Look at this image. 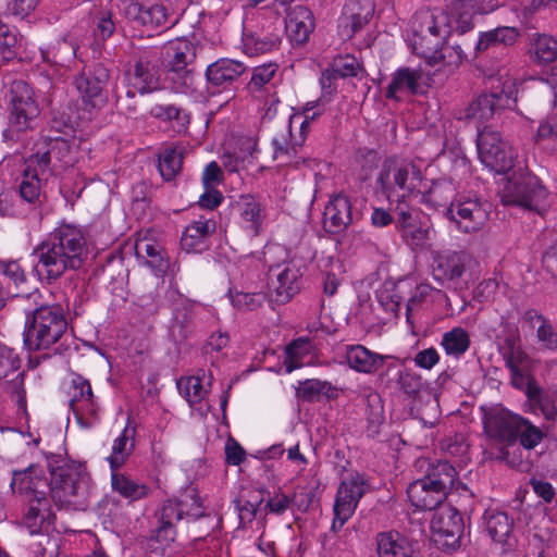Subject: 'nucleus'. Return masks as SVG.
<instances>
[{"label": "nucleus", "instance_id": "43", "mask_svg": "<svg viewBox=\"0 0 557 557\" xmlns=\"http://www.w3.org/2000/svg\"><path fill=\"white\" fill-rule=\"evenodd\" d=\"M28 503L29 507L23 522L33 535L39 533L42 523L49 518L50 503L46 497V493H41V496L36 494V498H28Z\"/></svg>", "mask_w": 557, "mask_h": 557}, {"label": "nucleus", "instance_id": "2", "mask_svg": "<svg viewBox=\"0 0 557 557\" xmlns=\"http://www.w3.org/2000/svg\"><path fill=\"white\" fill-rule=\"evenodd\" d=\"M72 147L62 137H39L25 158V169L18 191L22 199L33 203L40 196V181L50 176L54 169L72 163Z\"/></svg>", "mask_w": 557, "mask_h": 557}, {"label": "nucleus", "instance_id": "56", "mask_svg": "<svg viewBox=\"0 0 557 557\" xmlns=\"http://www.w3.org/2000/svg\"><path fill=\"white\" fill-rule=\"evenodd\" d=\"M233 307L242 311H252L259 308L265 300L263 293L230 292Z\"/></svg>", "mask_w": 557, "mask_h": 557}, {"label": "nucleus", "instance_id": "23", "mask_svg": "<svg viewBox=\"0 0 557 557\" xmlns=\"http://www.w3.org/2000/svg\"><path fill=\"white\" fill-rule=\"evenodd\" d=\"M520 414L513 413L503 407H494L484 416V430L491 437L504 442H512L518 437L519 424L522 421Z\"/></svg>", "mask_w": 557, "mask_h": 557}, {"label": "nucleus", "instance_id": "33", "mask_svg": "<svg viewBox=\"0 0 557 557\" xmlns=\"http://www.w3.org/2000/svg\"><path fill=\"white\" fill-rule=\"evenodd\" d=\"M485 528L488 535L496 543L512 547L515 536L512 534L513 521L504 511L486 510L484 515Z\"/></svg>", "mask_w": 557, "mask_h": 557}, {"label": "nucleus", "instance_id": "35", "mask_svg": "<svg viewBox=\"0 0 557 557\" xmlns=\"http://www.w3.org/2000/svg\"><path fill=\"white\" fill-rule=\"evenodd\" d=\"M417 193L421 194V202L430 208L438 209L450 206L456 187L453 181L441 178L432 182L428 187L422 183L421 190H417Z\"/></svg>", "mask_w": 557, "mask_h": 557}, {"label": "nucleus", "instance_id": "61", "mask_svg": "<svg viewBox=\"0 0 557 557\" xmlns=\"http://www.w3.org/2000/svg\"><path fill=\"white\" fill-rule=\"evenodd\" d=\"M182 509V519L196 520L203 515L202 506L198 496L193 492H186L178 498Z\"/></svg>", "mask_w": 557, "mask_h": 557}, {"label": "nucleus", "instance_id": "46", "mask_svg": "<svg viewBox=\"0 0 557 557\" xmlns=\"http://www.w3.org/2000/svg\"><path fill=\"white\" fill-rule=\"evenodd\" d=\"M135 428L127 424L121 435L113 442L112 453L108 461L112 471L117 470L124 465L134 447Z\"/></svg>", "mask_w": 557, "mask_h": 557}, {"label": "nucleus", "instance_id": "9", "mask_svg": "<svg viewBox=\"0 0 557 557\" xmlns=\"http://www.w3.org/2000/svg\"><path fill=\"white\" fill-rule=\"evenodd\" d=\"M168 79L175 92L188 94L194 90V73L189 65L195 59L194 45L186 39L171 41L165 47Z\"/></svg>", "mask_w": 557, "mask_h": 557}, {"label": "nucleus", "instance_id": "27", "mask_svg": "<svg viewBox=\"0 0 557 557\" xmlns=\"http://www.w3.org/2000/svg\"><path fill=\"white\" fill-rule=\"evenodd\" d=\"M237 209L242 227L250 236L259 235L267 216L265 206L252 195H243L237 201Z\"/></svg>", "mask_w": 557, "mask_h": 557}, {"label": "nucleus", "instance_id": "15", "mask_svg": "<svg viewBox=\"0 0 557 557\" xmlns=\"http://www.w3.org/2000/svg\"><path fill=\"white\" fill-rule=\"evenodd\" d=\"M368 490L364 475L359 472H352L341 482L335 504L334 520L332 528H342L354 515L357 505Z\"/></svg>", "mask_w": 557, "mask_h": 557}, {"label": "nucleus", "instance_id": "16", "mask_svg": "<svg viewBox=\"0 0 557 557\" xmlns=\"http://www.w3.org/2000/svg\"><path fill=\"white\" fill-rule=\"evenodd\" d=\"M67 394L70 408L76 421L84 428L92 425L98 418L99 405L92 393L90 382L78 373H73Z\"/></svg>", "mask_w": 557, "mask_h": 557}, {"label": "nucleus", "instance_id": "64", "mask_svg": "<svg viewBox=\"0 0 557 557\" xmlns=\"http://www.w3.org/2000/svg\"><path fill=\"white\" fill-rule=\"evenodd\" d=\"M397 383L399 388L409 397H416L423 386L421 376L410 370L400 371Z\"/></svg>", "mask_w": 557, "mask_h": 557}, {"label": "nucleus", "instance_id": "32", "mask_svg": "<svg viewBox=\"0 0 557 557\" xmlns=\"http://www.w3.org/2000/svg\"><path fill=\"white\" fill-rule=\"evenodd\" d=\"M407 495L411 505L422 510L437 508L447 497L442 491L429 486L423 479L412 482L407 488Z\"/></svg>", "mask_w": 557, "mask_h": 557}, {"label": "nucleus", "instance_id": "31", "mask_svg": "<svg viewBox=\"0 0 557 557\" xmlns=\"http://www.w3.org/2000/svg\"><path fill=\"white\" fill-rule=\"evenodd\" d=\"M216 230V223L211 219L194 221L185 227L181 237L182 249L187 252H201L206 242Z\"/></svg>", "mask_w": 557, "mask_h": 557}, {"label": "nucleus", "instance_id": "24", "mask_svg": "<svg viewBox=\"0 0 557 557\" xmlns=\"http://www.w3.org/2000/svg\"><path fill=\"white\" fill-rule=\"evenodd\" d=\"M509 101V95L504 91L480 95L463 109L458 119L480 124L487 122L496 112L507 107Z\"/></svg>", "mask_w": 557, "mask_h": 557}, {"label": "nucleus", "instance_id": "29", "mask_svg": "<svg viewBox=\"0 0 557 557\" xmlns=\"http://www.w3.org/2000/svg\"><path fill=\"white\" fill-rule=\"evenodd\" d=\"M525 396L528 398L525 411H540L548 421L557 418V391H544L534 382H529Z\"/></svg>", "mask_w": 557, "mask_h": 557}, {"label": "nucleus", "instance_id": "37", "mask_svg": "<svg viewBox=\"0 0 557 557\" xmlns=\"http://www.w3.org/2000/svg\"><path fill=\"white\" fill-rule=\"evenodd\" d=\"M422 71L420 69L400 67L392 76L386 89V98L397 99L398 92L408 91L412 95L419 92Z\"/></svg>", "mask_w": 557, "mask_h": 557}, {"label": "nucleus", "instance_id": "4", "mask_svg": "<svg viewBox=\"0 0 557 557\" xmlns=\"http://www.w3.org/2000/svg\"><path fill=\"white\" fill-rule=\"evenodd\" d=\"M505 206H517L543 214L546 211L548 190L541 180L527 168L515 171L499 190Z\"/></svg>", "mask_w": 557, "mask_h": 557}, {"label": "nucleus", "instance_id": "10", "mask_svg": "<svg viewBox=\"0 0 557 557\" xmlns=\"http://www.w3.org/2000/svg\"><path fill=\"white\" fill-rule=\"evenodd\" d=\"M476 147L481 162L491 171L502 174L513 169L518 153L498 132L483 127L478 134Z\"/></svg>", "mask_w": 557, "mask_h": 557}, {"label": "nucleus", "instance_id": "6", "mask_svg": "<svg viewBox=\"0 0 557 557\" xmlns=\"http://www.w3.org/2000/svg\"><path fill=\"white\" fill-rule=\"evenodd\" d=\"M450 29L449 17L442 10L421 9L411 21L409 46L420 57L430 55L445 42Z\"/></svg>", "mask_w": 557, "mask_h": 557}, {"label": "nucleus", "instance_id": "17", "mask_svg": "<svg viewBox=\"0 0 557 557\" xmlns=\"http://www.w3.org/2000/svg\"><path fill=\"white\" fill-rule=\"evenodd\" d=\"M282 124L286 129V134L274 136L272 139L273 160L278 165H288L293 168L311 166L314 162L313 159L305 157L302 147L306 141L304 134L294 135L292 127H288L285 119H282Z\"/></svg>", "mask_w": 557, "mask_h": 557}, {"label": "nucleus", "instance_id": "42", "mask_svg": "<svg viewBox=\"0 0 557 557\" xmlns=\"http://www.w3.org/2000/svg\"><path fill=\"white\" fill-rule=\"evenodd\" d=\"M457 15L455 32L462 35L473 28L472 14L481 11L484 0H445Z\"/></svg>", "mask_w": 557, "mask_h": 557}, {"label": "nucleus", "instance_id": "49", "mask_svg": "<svg viewBox=\"0 0 557 557\" xmlns=\"http://www.w3.org/2000/svg\"><path fill=\"white\" fill-rule=\"evenodd\" d=\"M111 483L115 492L132 500L144 498L149 492V487L147 485L139 484L125 474L117 473L115 471L112 472Z\"/></svg>", "mask_w": 557, "mask_h": 557}, {"label": "nucleus", "instance_id": "19", "mask_svg": "<svg viewBox=\"0 0 557 557\" xmlns=\"http://www.w3.org/2000/svg\"><path fill=\"white\" fill-rule=\"evenodd\" d=\"M417 463L420 469H425V475L422 479L429 486L442 491L447 496L454 492L460 495L469 493L467 485L458 480L455 467L448 461L437 460L431 462L426 458H421Z\"/></svg>", "mask_w": 557, "mask_h": 557}, {"label": "nucleus", "instance_id": "54", "mask_svg": "<svg viewBox=\"0 0 557 557\" xmlns=\"http://www.w3.org/2000/svg\"><path fill=\"white\" fill-rule=\"evenodd\" d=\"M151 116L172 124L177 131L184 129L189 123V115L178 107L156 104L150 109Z\"/></svg>", "mask_w": 557, "mask_h": 557}, {"label": "nucleus", "instance_id": "25", "mask_svg": "<svg viewBox=\"0 0 557 557\" xmlns=\"http://www.w3.org/2000/svg\"><path fill=\"white\" fill-rule=\"evenodd\" d=\"M274 271L276 283H273L271 299L277 304H286L300 290L302 272L292 262L276 267Z\"/></svg>", "mask_w": 557, "mask_h": 557}, {"label": "nucleus", "instance_id": "30", "mask_svg": "<svg viewBox=\"0 0 557 557\" xmlns=\"http://www.w3.org/2000/svg\"><path fill=\"white\" fill-rule=\"evenodd\" d=\"M11 486L14 492L36 498V494L41 496V493H46L47 482L42 478V470L30 465L24 470L13 471Z\"/></svg>", "mask_w": 557, "mask_h": 557}, {"label": "nucleus", "instance_id": "52", "mask_svg": "<svg viewBox=\"0 0 557 557\" xmlns=\"http://www.w3.org/2000/svg\"><path fill=\"white\" fill-rule=\"evenodd\" d=\"M312 345L308 338L299 337L293 341L285 349V368L290 373L304 366L302 359L311 351Z\"/></svg>", "mask_w": 557, "mask_h": 557}, {"label": "nucleus", "instance_id": "62", "mask_svg": "<svg viewBox=\"0 0 557 557\" xmlns=\"http://www.w3.org/2000/svg\"><path fill=\"white\" fill-rule=\"evenodd\" d=\"M182 520V509L178 499H169L163 503L160 511V531L171 529L176 522Z\"/></svg>", "mask_w": 557, "mask_h": 557}, {"label": "nucleus", "instance_id": "14", "mask_svg": "<svg viewBox=\"0 0 557 557\" xmlns=\"http://www.w3.org/2000/svg\"><path fill=\"white\" fill-rule=\"evenodd\" d=\"M368 490L364 475L359 472H352L341 482L335 504L334 520L332 528H342L354 515L357 505Z\"/></svg>", "mask_w": 557, "mask_h": 557}, {"label": "nucleus", "instance_id": "28", "mask_svg": "<svg viewBox=\"0 0 557 557\" xmlns=\"http://www.w3.org/2000/svg\"><path fill=\"white\" fill-rule=\"evenodd\" d=\"M246 69L240 61L222 58L207 67L206 77L212 86L227 88L239 79Z\"/></svg>", "mask_w": 557, "mask_h": 557}, {"label": "nucleus", "instance_id": "44", "mask_svg": "<svg viewBox=\"0 0 557 557\" xmlns=\"http://www.w3.org/2000/svg\"><path fill=\"white\" fill-rule=\"evenodd\" d=\"M465 57V52L459 45L450 46L446 45L445 41L441 47L434 49L430 55H423L422 58L426 60L428 64L438 66V70L446 67L453 70L461 64Z\"/></svg>", "mask_w": 557, "mask_h": 557}, {"label": "nucleus", "instance_id": "51", "mask_svg": "<svg viewBox=\"0 0 557 557\" xmlns=\"http://www.w3.org/2000/svg\"><path fill=\"white\" fill-rule=\"evenodd\" d=\"M180 394L188 401L189 405L200 403L208 394L209 389L203 384L199 375L181 377L177 381Z\"/></svg>", "mask_w": 557, "mask_h": 557}, {"label": "nucleus", "instance_id": "13", "mask_svg": "<svg viewBox=\"0 0 557 557\" xmlns=\"http://www.w3.org/2000/svg\"><path fill=\"white\" fill-rule=\"evenodd\" d=\"M446 215L458 231L466 234L479 232L488 220V211L480 199L465 195L450 202Z\"/></svg>", "mask_w": 557, "mask_h": 557}, {"label": "nucleus", "instance_id": "55", "mask_svg": "<svg viewBox=\"0 0 557 557\" xmlns=\"http://www.w3.org/2000/svg\"><path fill=\"white\" fill-rule=\"evenodd\" d=\"M77 47L66 38L58 40L48 52V60L55 65L64 66L70 63L76 54Z\"/></svg>", "mask_w": 557, "mask_h": 557}, {"label": "nucleus", "instance_id": "8", "mask_svg": "<svg viewBox=\"0 0 557 557\" xmlns=\"http://www.w3.org/2000/svg\"><path fill=\"white\" fill-rule=\"evenodd\" d=\"M376 182L392 202L398 191L412 194L421 190L422 174L412 162L388 159L384 162Z\"/></svg>", "mask_w": 557, "mask_h": 557}, {"label": "nucleus", "instance_id": "40", "mask_svg": "<svg viewBox=\"0 0 557 557\" xmlns=\"http://www.w3.org/2000/svg\"><path fill=\"white\" fill-rule=\"evenodd\" d=\"M397 230L399 231L405 244L412 250L421 251L428 249L432 245V230L426 225H422L418 221V218L397 226Z\"/></svg>", "mask_w": 557, "mask_h": 557}, {"label": "nucleus", "instance_id": "38", "mask_svg": "<svg viewBox=\"0 0 557 557\" xmlns=\"http://www.w3.org/2000/svg\"><path fill=\"white\" fill-rule=\"evenodd\" d=\"M346 361L351 369L358 372L373 373L383 366L384 357L362 345H352L347 348Z\"/></svg>", "mask_w": 557, "mask_h": 557}, {"label": "nucleus", "instance_id": "45", "mask_svg": "<svg viewBox=\"0 0 557 557\" xmlns=\"http://www.w3.org/2000/svg\"><path fill=\"white\" fill-rule=\"evenodd\" d=\"M329 100H324L323 98H320L315 101H309L307 102L302 110L300 112H296L292 114L288 120H286V123L288 124V127H292L294 123L299 124V134L302 135L307 139V136L309 134V128L311 122L315 121L318 117H320L324 111H325V103Z\"/></svg>", "mask_w": 557, "mask_h": 557}, {"label": "nucleus", "instance_id": "11", "mask_svg": "<svg viewBox=\"0 0 557 557\" xmlns=\"http://www.w3.org/2000/svg\"><path fill=\"white\" fill-rule=\"evenodd\" d=\"M85 474L78 467H58L51 471V498L59 507L77 508L82 505L81 498L85 494Z\"/></svg>", "mask_w": 557, "mask_h": 557}, {"label": "nucleus", "instance_id": "50", "mask_svg": "<svg viewBox=\"0 0 557 557\" xmlns=\"http://www.w3.org/2000/svg\"><path fill=\"white\" fill-rule=\"evenodd\" d=\"M533 141L542 149L557 151V114L548 115L540 122Z\"/></svg>", "mask_w": 557, "mask_h": 557}, {"label": "nucleus", "instance_id": "57", "mask_svg": "<svg viewBox=\"0 0 557 557\" xmlns=\"http://www.w3.org/2000/svg\"><path fill=\"white\" fill-rule=\"evenodd\" d=\"M194 306L191 304H183L177 307L173 319V330H178V335L182 338L187 337L194 323Z\"/></svg>", "mask_w": 557, "mask_h": 557}, {"label": "nucleus", "instance_id": "20", "mask_svg": "<svg viewBox=\"0 0 557 557\" xmlns=\"http://www.w3.org/2000/svg\"><path fill=\"white\" fill-rule=\"evenodd\" d=\"M109 77V71L97 64L92 70L83 72L75 78V85L82 96L85 110L90 112L102 108L107 103V96L103 90Z\"/></svg>", "mask_w": 557, "mask_h": 557}, {"label": "nucleus", "instance_id": "41", "mask_svg": "<svg viewBox=\"0 0 557 557\" xmlns=\"http://www.w3.org/2000/svg\"><path fill=\"white\" fill-rule=\"evenodd\" d=\"M374 13L373 0H346L344 15L350 21V34L354 35L368 24Z\"/></svg>", "mask_w": 557, "mask_h": 557}, {"label": "nucleus", "instance_id": "47", "mask_svg": "<svg viewBox=\"0 0 557 557\" xmlns=\"http://www.w3.org/2000/svg\"><path fill=\"white\" fill-rule=\"evenodd\" d=\"M182 164L183 148L181 146L165 147L160 151L158 168L163 180H173L180 173Z\"/></svg>", "mask_w": 557, "mask_h": 557}, {"label": "nucleus", "instance_id": "53", "mask_svg": "<svg viewBox=\"0 0 557 557\" xmlns=\"http://www.w3.org/2000/svg\"><path fill=\"white\" fill-rule=\"evenodd\" d=\"M441 345L447 355L459 357L469 349L470 337L462 327H454L444 333Z\"/></svg>", "mask_w": 557, "mask_h": 557}, {"label": "nucleus", "instance_id": "1", "mask_svg": "<svg viewBox=\"0 0 557 557\" xmlns=\"http://www.w3.org/2000/svg\"><path fill=\"white\" fill-rule=\"evenodd\" d=\"M87 253V240L82 230L63 223L34 249L35 271L42 281L52 283L66 271L79 269Z\"/></svg>", "mask_w": 557, "mask_h": 557}, {"label": "nucleus", "instance_id": "22", "mask_svg": "<svg viewBox=\"0 0 557 557\" xmlns=\"http://www.w3.org/2000/svg\"><path fill=\"white\" fill-rule=\"evenodd\" d=\"M359 219L360 214L352 211L350 199L346 195L338 194L325 206L323 228L329 234H341Z\"/></svg>", "mask_w": 557, "mask_h": 557}, {"label": "nucleus", "instance_id": "63", "mask_svg": "<svg viewBox=\"0 0 557 557\" xmlns=\"http://www.w3.org/2000/svg\"><path fill=\"white\" fill-rule=\"evenodd\" d=\"M276 70L277 66L272 63L255 67L250 82L248 83L249 90L258 91L264 85L269 84L273 79Z\"/></svg>", "mask_w": 557, "mask_h": 557}, {"label": "nucleus", "instance_id": "34", "mask_svg": "<svg viewBox=\"0 0 557 557\" xmlns=\"http://www.w3.org/2000/svg\"><path fill=\"white\" fill-rule=\"evenodd\" d=\"M296 397L305 403L320 401L322 397L334 400L339 396V388L329 381L319 379H306L298 382L295 388Z\"/></svg>", "mask_w": 557, "mask_h": 557}, {"label": "nucleus", "instance_id": "12", "mask_svg": "<svg viewBox=\"0 0 557 557\" xmlns=\"http://www.w3.org/2000/svg\"><path fill=\"white\" fill-rule=\"evenodd\" d=\"M465 531L461 515L450 506L436 509L431 519L432 540L443 550H456Z\"/></svg>", "mask_w": 557, "mask_h": 557}, {"label": "nucleus", "instance_id": "26", "mask_svg": "<svg viewBox=\"0 0 557 557\" xmlns=\"http://www.w3.org/2000/svg\"><path fill=\"white\" fill-rule=\"evenodd\" d=\"M314 27V16L307 7L298 4L286 11V34L294 45L306 44Z\"/></svg>", "mask_w": 557, "mask_h": 557}, {"label": "nucleus", "instance_id": "48", "mask_svg": "<svg viewBox=\"0 0 557 557\" xmlns=\"http://www.w3.org/2000/svg\"><path fill=\"white\" fill-rule=\"evenodd\" d=\"M531 59L539 65L549 64L557 59V39L549 35H537L531 46Z\"/></svg>", "mask_w": 557, "mask_h": 557}, {"label": "nucleus", "instance_id": "36", "mask_svg": "<svg viewBox=\"0 0 557 557\" xmlns=\"http://www.w3.org/2000/svg\"><path fill=\"white\" fill-rule=\"evenodd\" d=\"M500 352L506 367L510 371L513 384L518 385L519 382L523 381L522 367L528 360V355L519 344V336L516 334L508 336L500 348Z\"/></svg>", "mask_w": 557, "mask_h": 557}, {"label": "nucleus", "instance_id": "58", "mask_svg": "<svg viewBox=\"0 0 557 557\" xmlns=\"http://www.w3.org/2000/svg\"><path fill=\"white\" fill-rule=\"evenodd\" d=\"M518 437L524 448L532 449L542 442L544 433L540 428L532 424L525 418H522L519 424Z\"/></svg>", "mask_w": 557, "mask_h": 557}, {"label": "nucleus", "instance_id": "21", "mask_svg": "<svg viewBox=\"0 0 557 557\" xmlns=\"http://www.w3.org/2000/svg\"><path fill=\"white\" fill-rule=\"evenodd\" d=\"M472 262L465 251H441L433 257V276L442 284H457Z\"/></svg>", "mask_w": 557, "mask_h": 557}, {"label": "nucleus", "instance_id": "18", "mask_svg": "<svg viewBox=\"0 0 557 557\" xmlns=\"http://www.w3.org/2000/svg\"><path fill=\"white\" fill-rule=\"evenodd\" d=\"M121 14L136 27H145L153 30L166 27L171 13L162 3L143 4L139 0H126L122 2Z\"/></svg>", "mask_w": 557, "mask_h": 557}, {"label": "nucleus", "instance_id": "5", "mask_svg": "<svg viewBox=\"0 0 557 557\" xmlns=\"http://www.w3.org/2000/svg\"><path fill=\"white\" fill-rule=\"evenodd\" d=\"M163 60L164 53L159 47H145L135 51L124 74L127 86L133 89L127 90L128 97H134L135 91L146 95L162 88Z\"/></svg>", "mask_w": 557, "mask_h": 557}, {"label": "nucleus", "instance_id": "39", "mask_svg": "<svg viewBox=\"0 0 557 557\" xmlns=\"http://www.w3.org/2000/svg\"><path fill=\"white\" fill-rule=\"evenodd\" d=\"M519 36L520 32L516 27L499 26L481 33L474 49L478 53H481L497 46H513Z\"/></svg>", "mask_w": 557, "mask_h": 557}, {"label": "nucleus", "instance_id": "59", "mask_svg": "<svg viewBox=\"0 0 557 557\" xmlns=\"http://www.w3.org/2000/svg\"><path fill=\"white\" fill-rule=\"evenodd\" d=\"M20 39L14 29L0 23V55L4 60H12L16 55Z\"/></svg>", "mask_w": 557, "mask_h": 557}, {"label": "nucleus", "instance_id": "3", "mask_svg": "<svg viewBox=\"0 0 557 557\" xmlns=\"http://www.w3.org/2000/svg\"><path fill=\"white\" fill-rule=\"evenodd\" d=\"M67 320L60 304L41 305L26 317L24 342L28 350L49 349L61 354L66 342Z\"/></svg>", "mask_w": 557, "mask_h": 557}, {"label": "nucleus", "instance_id": "60", "mask_svg": "<svg viewBox=\"0 0 557 557\" xmlns=\"http://www.w3.org/2000/svg\"><path fill=\"white\" fill-rule=\"evenodd\" d=\"M182 509V519L196 520L203 515L202 506L198 496L193 492H186L178 498Z\"/></svg>", "mask_w": 557, "mask_h": 557}, {"label": "nucleus", "instance_id": "7", "mask_svg": "<svg viewBox=\"0 0 557 557\" xmlns=\"http://www.w3.org/2000/svg\"><path fill=\"white\" fill-rule=\"evenodd\" d=\"M11 91L12 110L8 127L3 131V139L7 143H20L24 140L27 132L36 127L39 107L34 99L33 89L25 82H14Z\"/></svg>", "mask_w": 557, "mask_h": 557}]
</instances>
